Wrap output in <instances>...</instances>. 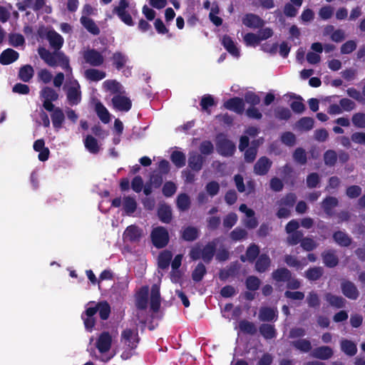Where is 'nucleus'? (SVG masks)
<instances>
[{
    "label": "nucleus",
    "mask_w": 365,
    "mask_h": 365,
    "mask_svg": "<svg viewBox=\"0 0 365 365\" xmlns=\"http://www.w3.org/2000/svg\"><path fill=\"white\" fill-rule=\"evenodd\" d=\"M150 239L155 247L157 249L164 248L169 243V232L165 227L158 226L152 230Z\"/></svg>",
    "instance_id": "f257e3e1"
},
{
    "label": "nucleus",
    "mask_w": 365,
    "mask_h": 365,
    "mask_svg": "<svg viewBox=\"0 0 365 365\" xmlns=\"http://www.w3.org/2000/svg\"><path fill=\"white\" fill-rule=\"evenodd\" d=\"M217 153L224 157H230L234 155L236 150L235 144L227 139L223 134L217 135L216 143Z\"/></svg>",
    "instance_id": "f03ea898"
},
{
    "label": "nucleus",
    "mask_w": 365,
    "mask_h": 365,
    "mask_svg": "<svg viewBox=\"0 0 365 365\" xmlns=\"http://www.w3.org/2000/svg\"><path fill=\"white\" fill-rule=\"evenodd\" d=\"M129 7L128 0H120L118 4L113 9V13L116 14L118 17L127 26H132L134 25L133 18L128 11Z\"/></svg>",
    "instance_id": "7ed1b4c3"
},
{
    "label": "nucleus",
    "mask_w": 365,
    "mask_h": 365,
    "mask_svg": "<svg viewBox=\"0 0 365 365\" xmlns=\"http://www.w3.org/2000/svg\"><path fill=\"white\" fill-rule=\"evenodd\" d=\"M85 62L93 67L101 66L104 62V57L95 48H88L83 55Z\"/></svg>",
    "instance_id": "20e7f679"
},
{
    "label": "nucleus",
    "mask_w": 365,
    "mask_h": 365,
    "mask_svg": "<svg viewBox=\"0 0 365 365\" xmlns=\"http://www.w3.org/2000/svg\"><path fill=\"white\" fill-rule=\"evenodd\" d=\"M139 340L140 338L137 329H125L121 333V341L130 349H134L137 347Z\"/></svg>",
    "instance_id": "39448f33"
},
{
    "label": "nucleus",
    "mask_w": 365,
    "mask_h": 365,
    "mask_svg": "<svg viewBox=\"0 0 365 365\" xmlns=\"http://www.w3.org/2000/svg\"><path fill=\"white\" fill-rule=\"evenodd\" d=\"M272 166V161L266 156L260 157L253 167V172L257 175L263 176L268 173Z\"/></svg>",
    "instance_id": "423d86ee"
},
{
    "label": "nucleus",
    "mask_w": 365,
    "mask_h": 365,
    "mask_svg": "<svg viewBox=\"0 0 365 365\" xmlns=\"http://www.w3.org/2000/svg\"><path fill=\"white\" fill-rule=\"evenodd\" d=\"M340 287L342 294L348 299L356 300L359 296V292L355 284L349 280L344 279L341 282Z\"/></svg>",
    "instance_id": "0eeeda50"
},
{
    "label": "nucleus",
    "mask_w": 365,
    "mask_h": 365,
    "mask_svg": "<svg viewBox=\"0 0 365 365\" xmlns=\"http://www.w3.org/2000/svg\"><path fill=\"white\" fill-rule=\"evenodd\" d=\"M112 337L108 331H103L96 341V348L100 353H106L108 351L111 347Z\"/></svg>",
    "instance_id": "6e6552de"
},
{
    "label": "nucleus",
    "mask_w": 365,
    "mask_h": 365,
    "mask_svg": "<svg viewBox=\"0 0 365 365\" xmlns=\"http://www.w3.org/2000/svg\"><path fill=\"white\" fill-rule=\"evenodd\" d=\"M223 106L237 114H242L245 111V103L242 98L240 97H233L228 99L223 104Z\"/></svg>",
    "instance_id": "1a4fd4ad"
},
{
    "label": "nucleus",
    "mask_w": 365,
    "mask_h": 365,
    "mask_svg": "<svg viewBox=\"0 0 365 365\" xmlns=\"http://www.w3.org/2000/svg\"><path fill=\"white\" fill-rule=\"evenodd\" d=\"M112 103L113 107L120 111L128 112L132 107V102L130 98L119 94L113 97Z\"/></svg>",
    "instance_id": "9d476101"
},
{
    "label": "nucleus",
    "mask_w": 365,
    "mask_h": 365,
    "mask_svg": "<svg viewBox=\"0 0 365 365\" xmlns=\"http://www.w3.org/2000/svg\"><path fill=\"white\" fill-rule=\"evenodd\" d=\"M242 21L245 26L251 29H259L264 24L262 19L252 13L246 14L242 17Z\"/></svg>",
    "instance_id": "9b49d317"
},
{
    "label": "nucleus",
    "mask_w": 365,
    "mask_h": 365,
    "mask_svg": "<svg viewBox=\"0 0 365 365\" xmlns=\"http://www.w3.org/2000/svg\"><path fill=\"white\" fill-rule=\"evenodd\" d=\"M205 158L197 152H192L189 153L188 157V167L195 172H199L205 162Z\"/></svg>",
    "instance_id": "f8f14e48"
},
{
    "label": "nucleus",
    "mask_w": 365,
    "mask_h": 365,
    "mask_svg": "<svg viewBox=\"0 0 365 365\" xmlns=\"http://www.w3.org/2000/svg\"><path fill=\"white\" fill-rule=\"evenodd\" d=\"M217 249V242L212 240L207 243L202 249V259L206 264H210L212 260Z\"/></svg>",
    "instance_id": "ddd939ff"
},
{
    "label": "nucleus",
    "mask_w": 365,
    "mask_h": 365,
    "mask_svg": "<svg viewBox=\"0 0 365 365\" xmlns=\"http://www.w3.org/2000/svg\"><path fill=\"white\" fill-rule=\"evenodd\" d=\"M324 298L329 306L335 309H342L346 304V300L343 297L335 295L331 292L325 293Z\"/></svg>",
    "instance_id": "4468645a"
},
{
    "label": "nucleus",
    "mask_w": 365,
    "mask_h": 365,
    "mask_svg": "<svg viewBox=\"0 0 365 365\" xmlns=\"http://www.w3.org/2000/svg\"><path fill=\"white\" fill-rule=\"evenodd\" d=\"M322 258L327 267L334 268L339 264V258L336 254V250L334 249L324 250L322 253Z\"/></svg>",
    "instance_id": "2eb2a0df"
},
{
    "label": "nucleus",
    "mask_w": 365,
    "mask_h": 365,
    "mask_svg": "<svg viewBox=\"0 0 365 365\" xmlns=\"http://www.w3.org/2000/svg\"><path fill=\"white\" fill-rule=\"evenodd\" d=\"M19 58V53L16 51L6 48L0 54V63L4 66L9 65L17 61Z\"/></svg>",
    "instance_id": "dca6fc26"
},
{
    "label": "nucleus",
    "mask_w": 365,
    "mask_h": 365,
    "mask_svg": "<svg viewBox=\"0 0 365 365\" xmlns=\"http://www.w3.org/2000/svg\"><path fill=\"white\" fill-rule=\"evenodd\" d=\"M123 235L125 240L136 242L141 238L142 230L135 225H130L125 229Z\"/></svg>",
    "instance_id": "f3484780"
},
{
    "label": "nucleus",
    "mask_w": 365,
    "mask_h": 365,
    "mask_svg": "<svg viewBox=\"0 0 365 365\" xmlns=\"http://www.w3.org/2000/svg\"><path fill=\"white\" fill-rule=\"evenodd\" d=\"M157 215L159 220L165 224H169L173 219L172 209L170 205L165 203L159 205Z\"/></svg>",
    "instance_id": "a211bd4d"
},
{
    "label": "nucleus",
    "mask_w": 365,
    "mask_h": 365,
    "mask_svg": "<svg viewBox=\"0 0 365 365\" xmlns=\"http://www.w3.org/2000/svg\"><path fill=\"white\" fill-rule=\"evenodd\" d=\"M221 43L223 46V47L226 49V51L232 56L235 57L240 56V50L230 36L227 34L224 35L222 38Z\"/></svg>",
    "instance_id": "6ab92c4d"
},
{
    "label": "nucleus",
    "mask_w": 365,
    "mask_h": 365,
    "mask_svg": "<svg viewBox=\"0 0 365 365\" xmlns=\"http://www.w3.org/2000/svg\"><path fill=\"white\" fill-rule=\"evenodd\" d=\"M278 312L271 307H261L259 313V318L262 322H274L277 319Z\"/></svg>",
    "instance_id": "aec40b11"
},
{
    "label": "nucleus",
    "mask_w": 365,
    "mask_h": 365,
    "mask_svg": "<svg viewBox=\"0 0 365 365\" xmlns=\"http://www.w3.org/2000/svg\"><path fill=\"white\" fill-rule=\"evenodd\" d=\"M259 252H260V250H259V246L255 243H252L247 248V250L245 252V257L242 255L240 257V259L243 262H245L246 260H247L249 262L252 263L260 255Z\"/></svg>",
    "instance_id": "412c9836"
},
{
    "label": "nucleus",
    "mask_w": 365,
    "mask_h": 365,
    "mask_svg": "<svg viewBox=\"0 0 365 365\" xmlns=\"http://www.w3.org/2000/svg\"><path fill=\"white\" fill-rule=\"evenodd\" d=\"M76 86H71L67 91V100L70 105L76 106L78 105L81 100V91H80V85L76 81Z\"/></svg>",
    "instance_id": "4be33fe9"
},
{
    "label": "nucleus",
    "mask_w": 365,
    "mask_h": 365,
    "mask_svg": "<svg viewBox=\"0 0 365 365\" xmlns=\"http://www.w3.org/2000/svg\"><path fill=\"white\" fill-rule=\"evenodd\" d=\"M334 354L333 350L328 346L315 348L312 352V356L321 360H327Z\"/></svg>",
    "instance_id": "5701e85b"
},
{
    "label": "nucleus",
    "mask_w": 365,
    "mask_h": 365,
    "mask_svg": "<svg viewBox=\"0 0 365 365\" xmlns=\"http://www.w3.org/2000/svg\"><path fill=\"white\" fill-rule=\"evenodd\" d=\"M51 47L56 51L59 50L63 44V37L54 30L48 31L46 35Z\"/></svg>",
    "instance_id": "b1692460"
},
{
    "label": "nucleus",
    "mask_w": 365,
    "mask_h": 365,
    "mask_svg": "<svg viewBox=\"0 0 365 365\" xmlns=\"http://www.w3.org/2000/svg\"><path fill=\"white\" fill-rule=\"evenodd\" d=\"M271 259L268 255L261 254L256 259L255 268L259 273L265 272L271 265Z\"/></svg>",
    "instance_id": "393cba45"
},
{
    "label": "nucleus",
    "mask_w": 365,
    "mask_h": 365,
    "mask_svg": "<svg viewBox=\"0 0 365 365\" xmlns=\"http://www.w3.org/2000/svg\"><path fill=\"white\" fill-rule=\"evenodd\" d=\"M38 54L41 59L50 66H57V53H51L48 50L45 48H39Z\"/></svg>",
    "instance_id": "a878e982"
},
{
    "label": "nucleus",
    "mask_w": 365,
    "mask_h": 365,
    "mask_svg": "<svg viewBox=\"0 0 365 365\" xmlns=\"http://www.w3.org/2000/svg\"><path fill=\"white\" fill-rule=\"evenodd\" d=\"M110 60L112 65L118 70H122L127 62L128 61V57L120 51H116L113 53Z\"/></svg>",
    "instance_id": "bb28decb"
},
{
    "label": "nucleus",
    "mask_w": 365,
    "mask_h": 365,
    "mask_svg": "<svg viewBox=\"0 0 365 365\" xmlns=\"http://www.w3.org/2000/svg\"><path fill=\"white\" fill-rule=\"evenodd\" d=\"M339 205V200L336 197L332 196L326 197L322 202V207L328 216H332L334 215L333 209L337 207Z\"/></svg>",
    "instance_id": "cd10ccee"
},
{
    "label": "nucleus",
    "mask_w": 365,
    "mask_h": 365,
    "mask_svg": "<svg viewBox=\"0 0 365 365\" xmlns=\"http://www.w3.org/2000/svg\"><path fill=\"white\" fill-rule=\"evenodd\" d=\"M148 287H143L136 296L135 306L138 309L144 310L148 307Z\"/></svg>",
    "instance_id": "c85d7f7f"
},
{
    "label": "nucleus",
    "mask_w": 365,
    "mask_h": 365,
    "mask_svg": "<svg viewBox=\"0 0 365 365\" xmlns=\"http://www.w3.org/2000/svg\"><path fill=\"white\" fill-rule=\"evenodd\" d=\"M292 272L286 267L277 268L272 273V278L277 282H286L290 279Z\"/></svg>",
    "instance_id": "c756f323"
},
{
    "label": "nucleus",
    "mask_w": 365,
    "mask_h": 365,
    "mask_svg": "<svg viewBox=\"0 0 365 365\" xmlns=\"http://www.w3.org/2000/svg\"><path fill=\"white\" fill-rule=\"evenodd\" d=\"M80 21L83 27L93 35L97 36L100 34L101 31L98 26L92 19L82 16Z\"/></svg>",
    "instance_id": "7c9ffc66"
},
{
    "label": "nucleus",
    "mask_w": 365,
    "mask_h": 365,
    "mask_svg": "<svg viewBox=\"0 0 365 365\" xmlns=\"http://www.w3.org/2000/svg\"><path fill=\"white\" fill-rule=\"evenodd\" d=\"M173 257V254L169 250L162 251L158 258V266L161 269H166L168 268Z\"/></svg>",
    "instance_id": "2f4dec72"
},
{
    "label": "nucleus",
    "mask_w": 365,
    "mask_h": 365,
    "mask_svg": "<svg viewBox=\"0 0 365 365\" xmlns=\"http://www.w3.org/2000/svg\"><path fill=\"white\" fill-rule=\"evenodd\" d=\"M199 237V230L197 227L187 226L183 229L181 238L187 242H193Z\"/></svg>",
    "instance_id": "473e14b6"
},
{
    "label": "nucleus",
    "mask_w": 365,
    "mask_h": 365,
    "mask_svg": "<svg viewBox=\"0 0 365 365\" xmlns=\"http://www.w3.org/2000/svg\"><path fill=\"white\" fill-rule=\"evenodd\" d=\"M333 239L341 247H349L352 242L351 238L346 232L340 230L334 232Z\"/></svg>",
    "instance_id": "72a5a7b5"
},
{
    "label": "nucleus",
    "mask_w": 365,
    "mask_h": 365,
    "mask_svg": "<svg viewBox=\"0 0 365 365\" xmlns=\"http://www.w3.org/2000/svg\"><path fill=\"white\" fill-rule=\"evenodd\" d=\"M51 118L53 128L56 130L60 129L65 120V115L63 110L58 107L56 108L53 112L51 114Z\"/></svg>",
    "instance_id": "f704fd0d"
},
{
    "label": "nucleus",
    "mask_w": 365,
    "mask_h": 365,
    "mask_svg": "<svg viewBox=\"0 0 365 365\" xmlns=\"http://www.w3.org/2000/svg\"><path fill=\"white\" fill-rule=\"evenodd\" d=\"M260 334L267 340L272 339L277 336L274 326L270 324H262L259 327Z\"/></svg>",
    "instance_id": "c9c22d12"
},
{
    "label": "nucleus",
    "mask_w": 365,
    "mask_h": 365,
    "mask_svg": "<svg viewBox=\"0 0 365 365\" xmlns=\"http://www.w3.org/2000/svg\"><path fill=\"white\" fill-rule=\"evenodd\" d=\"M95 111L100 118V120L105 124L108 123L110 120V115L108 110V109L104 106V105L98 101L95 105Z\"/></svg>",
    "instance_id": "e433bc0d"
},
{
    "label": "nucleus",
    "mask_w": 365,
    "mask_h": 365,
    "mask_svg": "<svg viewBox=\"0 0 365 365\" xmlns=\"http://www.w3.org/2000/svg\"><path fill=\"white\" fill-rule=\"evenodd\" d=\"M324 274V269L322 267H309L304 272V277L309 281L319 280Z\"/></svg>",
    "instance_id": "4c0bfd02"
},
{
    "label": "nucleus",
    "mask_w": 365,
    "mask_h": 365,
    "mask_svg": "<svg viewBox=\"0 0 365 365\" xmlns=\"http://www.w3.org/2000/svg\"><path fill=\"white\" fill-rule=\"evenodd\" d=\"M34 70L31 65H24L19 68L18 77L24 82H29L33 78Z\"/></svg>",
    "instance_id": "58836bf2"
},
{
    "label": "nucleus",
    "mask_w": 365,
    "mask_h": 365,
    "mask_svg": "<svg viewBox=\"0 0 365 365\" xmlns=\"http://www.w3.org/2000/svg\"><path fill=\"white\" fill-rule=\"evenodd\" d=\"M123 209L127 215H131L137 209V202L134 197L126 196L123 198Z\"/></svg>",
    "instance_id": "ea45409f"
},
{
    "label": "nucleus",
    "mask_w": 365,
    "mask_h": 365,
    "mask_svg": "<svg viewBox=\"0 0 365 365\" xmlns=\"http://www.w3.org/2000/svg\"><path fill=\"white\" fill-rule=\"evenodd\" d=\"M259 144L257 140L252 142V145L247 148L245 152V161L247 163H252L255 161L257 154Z\"/></svg>",
    "instance_id": "a19ab883"
},
{
    "label": "nucleus",
    "mask_w": 365,
    "mask_h": 365,
    "mask_svg": "<svg viewBox=\"0 0 365 365\" xmlns=\"http://www.w3.org/2000/svg\"><path fill=\"white\" fill-rule=\"evenodd\" d=\"M291 344L294 349L303 353H308L312 349L311 341L307 339H300L293 341Z\"/></svg>",
    "instance_id": "79ce46f5"
},
{
    "label": "nucleus",
    "mask_w": 365,
    "mask_h": 365,
    "mask_svg": "<svg viewBox=\"0 0 365 365\" xmlns=\"http://www.w3.org/2000/svg\"><path fill=\"white\" fill-rule=\"evenodd\" d=\"M105 71L98 70L96 68H88L85 71V77L91 81H99L106 78Z\"/></svg>",
    "instance_id": "37998d69"
},
{
    "label": "nucleus",
    "mask_w": 365,
    "mask_h": 365,
    "mask_svg": "<svg viewBox=\"0 0 365 365\" xmlns=\"http://www.w3.org/2000/svg\"><path fill=\"white\" fill-rule=\"evenodd\" d=\"M84 145L86 148L93 154L98 153L100 147L98 140L91 135H88L84 139Z\"/></svg>",
    "instance_id": "c03bdc74"
},
{
    "label": "nucleus",
    "mask_w": 365,
    "mask_h": 365,
    "mask_svg": "<svg viewBox=\"0 0 365 365\" xmlns=\"http://www.w3.org/2000/svg\"><path fill=\"white\" fill-rule=\"evenodd\" d=\"M239 329L242 333L250 335H255L257 331L255 324L246 319L240 321Z\"/></svg>",
    "instance_id": "a18cd8bd"
},
{
    "label": "nucleus",
    "mask_w": 365,
    "mask_h": 365,
    "mask_svg": "<svg viewBox=\"0 0 365 365\" xmlns=\"http://www.w3.org/2000/svg\"><path fill=\"white\" fill-rule=\"evenodd\" d=\"M190 198L186 193H180L178 195L176 199V205L179 210L186 211L190 207Z\"/></svg>",
    "instance_id": "49530a36"
},
{
    "label": "nucleus",
    "mask_w": 365,
    "mask_h": 365,
    "mask_svg": "<svg viewBox=\"0 0 365 365\" xmlns=\"http://www.w3.org/2000/svg\"><path fill=\"white\" fill-rule=\"evenodd\" d=\"M170 160L178 168H182L186 163V156L181 151L175 150L170 155Z\"/></svg>",
    "instance_id": "de8ad7c7"
},
{
    "label": "nucleus",
    "mask_w": 365,
    "mask_h": 365,
    "mask_svg": "<svg viewBox=\"0 0 365 365\" xmlns=\"http://www.w3.org/2000/svg\"><path fill=\"white\" fill-rule=\"evenodd\" d=\"M341 349L342 351L350 356H354L357 352L356 344L348 339H343L341 341Z\"/></svg>",
    "instance_id": "09e8293b"
},
{
    "label": "nucleus",
    "mask_w": 365,
    "mask_h": 365,
    "mask_svg": "<svg viewBox=\"0 0 365 365\" xmlns=\"http://www.w3.org/2000/svg\"><path fill=\"white\" fill-rule=\"evenodd\" d=\"M206 273L205 266L202 262H199L192 272V279L194 282H199L202 280Z\"/></svg>",
    "instance_id": "8fccbe9b"
},
{
    "label": "nucleus",
    "mask_w": 365,
    "mask_h": 365,
    "mask_svg": "<svg viewBox=\"0 0 365 365\" xmlns=\"http://www.w3.org/2000/svg\"><path fill=\"white\" fill-rule=\"evenodd\" d=\"M98 312L102 320L108 319L110 314V307L106 301L100 302L97 304Z\"/></svg>",
    "instance_id": "3c124183"
},
{
    "label": "nucleus",
    "mask_w": 365,
    "mask_h": 365,
    "mask_svg": "<svg viewBox=\"0 0 365 365\" xmlns=\"http://www.w3.org/2000/svg\"><path fill=\"white\" fill-rule=\"evenodd\" d=\"M41 97L44 98V101H56L58 98L57 92L51 87H45L41 91Z\"/></svg>",
    "instance_id": "603ef678"
},
{
    "label": "nucleus",
    "mask_w": 365,
    "mask_h": 365,
    "mask_svg": "<svg viewBox=\"0 0 365 365\" xmlns=\"http://www.w3.org/2000/svg\"><path fill=\"white\" fill-rule=\"evenodd\" d=\"M248 233L244 228L240 227H235L230 234L232 241L237 242L245 240L247 237Z\"/></svg>",
    "instance_id": "864d4df0"
},
{
    "label": "nucleus",
    "mask_w": 365,
    "mask_h": 365,
    "mask_svg": "<svg viewBox=\"0 0 365 365\" xmlns=\"http://www.w3.org/2000/svg\"><path fill=\"white\" fill-rule=\"evenodd\" d=\"M261 281L256 276H248L245 280L246 288L250 291H257L260 287Z\"/></svg>",
    "instance_id": "5fc2aeb1"
},
{
    "label": "nucleus",
    "mask_w": 365,
    "mask_h": 365,
    "mask_svg": "<svg viewBox=\"0 0 365 365\" xmlns=\"http://www.w3.org/2000/svg\"><path fill=\"white\" fill-rule=\"evenodd\" d=\"M314 120L311 117H302L297 123V125L300 130L305 131L310 130L314 127Z\"/></svg>",
    "instance_id": "6e6d98bb"
},
{
    "label": "nucleus",
    "mask_w": 365,
    "mask_h": 365,
    "mask_svg": "<svg viewBox=\"0 0 365 365\" xmlns=\"http://www.w3.org/2000/svg\"><path fill=\"white\" fill-rule=\"evenodd\" d=\"M337 161V153L334 150H327L324 153V164L329 167L335 165Z\"/></svg>",
    "instance_id": "4d7b16f0"
},
{
    "label": "nucleus",
    "mask_w": 365,
    "mask_h": 365,
    "mask_svg": "<svg viewBox=\"0 0 365 365\" xmlns=\"http://www.w3.org/2000/svg\"><path fill=\"white\" fill-rule=\"evenodd\" d=\"M303 237L304 234L301 230L290 233L287 237V243L290 246H294L299 243L301 244Z\"/></svg>",
    "instance_id": "13d9d810"
},
{
    "label": "nucleus",
    "mask_w": 365,
    "mask_h": 365,
    "mask_svg": "<svg viewBox=\"0 0 365 365\" xmlns=\"http://www.w3.org/2000/svg\"><path fill=\"white\" fill-rule=\"evenodd\" d=\"M292 156L294 160L300 165H305L307 163V153L302 148H297L293 153Z\"/></svg>",
    "instance_id": "bf43d9fd"
},
{
    "label": "nucleus",
    "mask_w": 365,
    "mask_h": 365,
    "mask_svg": "<svg viewBox=\"0 0 365 365\" xmlns=\"http://www.w3.org/2000/svg\"><path fill=\"white\" fill-rule=\"evenodd\" d=\"M57 64H59L66 72L72 71V68L69 64V59L63 52L57 53Z\"/></svg>",
    "instance_id": "052dcab7"
},
{
    "label": "nucleus",
    "mask_w": 365,
    "mask_h": 365,
    "mask_svg": "<svg viewBox=\"0 0 365 365\" xmlns=\"http://www.w3.org/2000/svg\"><path fill=\"white\" fill-rule=\"evenodd\" d=\"M300 246L304 251L312 252L318 247V244L312 237H303Z\"/></svg>",
    "instance_id": "680f3d73"
},
{
    "label": "nucleus",
    "mask_w": 365,
    "mask_h": 365,
    "mask_svg": "<svg viewBox=\"0 0 365 365\" xmlns=\"http://www.w3.org/2000/svg\"><path fill=\"white\" fill-rule=\"evenodd\" d=\"M200 105L202 107V110L207 111L210 113V111L208 110V108L215 106V102L214 98L211 95L207 94L202 97Z\"/></svg>",
    "instance_id": "e2e57ef3"
},
{
    "label": "nucleus",
    "mask_w": 365,
    "mask_h": 365,
    "mask_svg": "<svg viewBox=\"0 0 365 365\" xmlns=\"http://www.w3.org/2000/svg\"><path fill=\"white\" fill-rule=\"evenodd\" d=\"M274 116L278 120H288L292 113L289 108L284 107H279L274 110Z\"/></svg>",
    "instance_id": "0e129e2a"
},
{
    "label": "nucleus",
    "mask_w": 365,
    "mask_h": 365,
    "mask_svg": "<svg viewBox=\"0 0 365 365\" xmlns=\"http://www.w3.org/2000/svg\"><path fill=\"white\" fill-rule=\"evenodd\" d=\"M244 41L247 46H257L260 43V38L257 34L247 33L244 36Z\"/></svg>",
    "instance_id": "69168bd1"
},
{
    "label": "nucleus",
    "mask_w": 365,
    "mask_h": 365,
    "mask_svg": "<svg viewBox=\"0 0 365 365\" xmlns=\"http://www.w3.org/2000/svg\"><path fill=\"white\" fill-rule=\"evenodd\" d=\"M237 215L235 212H230L227 214L223 219V226L225 228L230 230L233 226L235 225V224L237 222Z\"/></svg>",
    "instance_id": "338daca9"
},
{
    "label": "nucleus",
    "mask_w": 365,
    "mask_h": 365,
    "mask_svg": "<svg viewBox=\"0 0 365 365\" xmlns=\"http://www.w3.org/2000/svg\"><path fill=\"white\" fill-rule=\"evenodd\" d=\"M354 125L359 128H365V113H356L351 118Z\"/></svg>",
    "instance_id": "774afa93"
}]
</instances>
